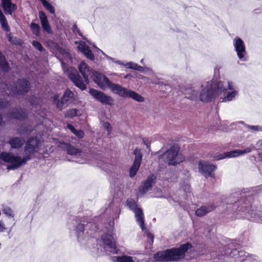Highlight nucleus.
<instances>
[{"instance_id":"39","label":"nucleus","mask_w":262,"mask_h":262,"mask_svg":"<svg viewBox=\"0 0 262 262\" xmlns=\"http://www.w3.org/2000/svg\"><path fill=\"white\" fill-rule=\"evenodd\" d=\"M146 235H147V237L149 239H150L151 242L152 243L153 241H154V236L152 235V234L148 232L146 233Z\"/></svg>"},{"instance_id":"10","label":"nucleus","mask_w":262,"mask_h":262,"mask_svg":"<svg viewBox=\"0 0 262 262\" xmlns=\"http://www.w3.org/2000/svg\"><path fill=\"white\" fill-rule=\"evenodd\" d=\"M89 92L93 97L102 104L110 106L114 104V99L112 97L106 95L101 91L92 89L90 90Z\"/></svg>"},{"instance_id":"43","label":"nucleus","mask_w":262,"mask_h":262,"mask_svg":"<svg viewBox=\"0 0 262 262\" xmlns=\"http://www.w3.org/2000/svg\"><path fill=\"white\" fill-rule=\"evenodd\" d=\"M5 228L3 226L2 223L0 221V231H3Z\"/></svg>"},{"instance_id":"30","label":"nucleus","mask_w":262,"mask_h":262,"mask_svg":"<svg viewBox=\"0 0 262 262\" xmlns=\"http://www.w3.org/2000/svg\"><path fill=\"white\" fill-rule=\"evenodd\" d=\"M31 28L33 33L36 35H38L40 31V27L39 25L32 23L31 24Z\"/></svg>"},{"instance_id":"14","label":"nucleus","mask_w":262,"mask_h":262,"mask_svg":"<svg viewBox=\"0 0 262 262\" xmlns=\"http://www.w3.org/2000/svg\"><path fill=\"white\" fill-rule=\"evenodd\" d=\"M93 79L102 90L110 89L111 85L113 84L106 76L97 72L95 73Z\"/></svg>"},{"instance_id":"8","label":"nucleus","mask_w":262,"mask_h":262,"mask_svg":"<svg viewBox=\"0 0 262 262\" xmlns=\"http://www.w3.org/2000/svg\"><path fill=\"white\" fill-rule=\"evenodd\" d=\"M7 89L6 93L9 95L24 94L28 92L30 89L29 82L26 80H20L14 88H10V86L6 85Z\"/></svg>"},{"instance_id":"26","label":"nucleus","mask_w":262,"mask_h":262,"mask_svg":"<svg viewBox=\"0 0 262 262\" xmlns=\"http://www.w3.org/2000/svg\"><path fill=\"white\" fill-rule=\"evenodd\" d=\"M114 262H135V258L129 256H114L112 257Z\"/></svg>"},{"instance_id":"13","label":"nucleus","mask_w":262,"mask_h":262,"mask_svg":"<svg viewBox=\"0 0 262 262\" xmlns=\"http://www.w3.org/2000/svg\"><path fill=\"white\" fill-rule=\"evenodd\" d=\"M78 69L80 73L83 76L86 83H89V78H93L96 71H93L91 68L84 61H82L78 66Z\"/></svg>"},{"instance_id":"21","label":"nucleus","mask_w":262,"mask_h":262,"mask_svg":"<svg viewBox=\"0 0 262 262\" xmlns=\"http://www.w3.org/2000/svg\"><path fill=\"white\" fill-rule=\"evenodd\" d=\"M214 208L215 206L212 204L202 206L196 210L195 214L198 216H203L207 213L213 211Z\"/></svg>"},{"instance_id":"3","label":"nucleus","mask_w":262,"mask_h":262,"mask_svg":"<svg viewBox=\"0 0 262 262\" xmlns=\"http://www.w3.org/2000/svg\"><path fill=\"white\" fill-rule=\"evenodd\" d=\"M62 52L64 59L60 58V60L62 61V64H63V68L64 72L77 87L81 90H84L86 88L85 84L83 82L81 78H80L77 71L72 67H69L66 69L65 66H63V64L65 63L66 60L67 59H71V56L68 52L64 51H62Z\"/></svg>"},{"instance_id":"41","label":"nucleus","mask_w":262,"mask_h":262,"mask_svg":"<svg viewBox=\"0 0 262 262\" xmlns=\"http://www.w3.org/2000/svg\"><path fill=\"white\" fill-rule=\"evenodd\" d=\"M8 105V103L0 102V108L4 107L7 106Z\"/></svg>"},{"instance_id":"45","label":"nucleus","mask_w":262,"mask_h":262,"mask_svg":"<svg viewBox=\"0 0 262 262\" xmlns=\"http://www.w3.org/2000/svg\"><path fill=\"white\" fill-rule=\"evenodd\" d=\"M116 63H119V64H122L120 61H116Z\"/></svg>"},{"instance_id":"32","label":"nucleus","mask_w":262,"mask_h":262,"mask_svg":"<svg viewBox=\"0 0 262 262\" xmlns=\"http://www.w3.org/2000/svg\"><path fill=\"white\" fill-rule=\"evenodd\" d=\"M42 5L50 13L52 14L55 13L54 7L48 2H43Z\"/></svg>"},{"instance_id":"46","label":"nucleus","mask_w":262,"mask_h":262,"mask_svg":"<svg viewBox=\"0 0 262 262\" xmlns=\"http://www.w3.org/2000/svg\"><path fill=\"white\" fill-rule=\"evenodd\" d=\"M42 2V3H43V2H46V0H40Z\"/></svg>"},{"instance_id":"23","label":"nucleus","mask_w":262,"mask_h":262,"mask_svg":"<svg viewBox=\"0 0 262 262\" xmlns=\"http://www.w3.org/2000/svg\"><path fill=\"white\" fill-rule=\"evenodd\" d=\"M58 146L62 148L66 149L67 150V153L69 155L75 156L76 157L81 155V153L78 149L75 148L71 145H69L68 144L60 143V144Z\"/></svg>"},{"instance_id":"31","label":"nucleus","mask_w":262,"mask_h":262,"mask_svg":"<svg viewBox=\"0 0 262 262\" xmlns=\"http://www.w3.org/2000/svg\"><path fill=\"white\" fill-rule=\"evenodd\" d=\"M21 111H15V112H13L11 113V114L10 116V117L11 118L18 119L19 120L22 119L24 118V117L22 116L21 114Z\"/></svg>"},{"instance_id":"42","label":"nucleus","mask_w":262,"mask_h":262,"mask_svg":"<svg viewBox=\"0 0 262 262\" xmlns=\"http://www.w3.org/2000/svg\"><path fill=\"white\" fill-rule=\"evenodd\" d=\"M78 228L79 230H80L81 231L83 232V230H84V226L82 224H79L78 225Z\"/></svg>"},{"instance_id":"18","label":"nucleus","mask_w":262,"mask_h":262,"mask_svg":"<svg viewBox=\"0 0 262 262\" xmlns=\"http://www.w3.org/2000/svg\"><path fill=\"white\" fill-rule=\"evenodd\" d=\"M234 41V45L237 52V56L239 59H242L245 58L246 54L244 43L239 38L235 39Z\"/></svg>"},{"instance_id":"5","label":"nucleus","mask_w":262,"mask_h":262,"mask_svg":"<svg viewBox=\"0 0 262 262\" xmlns=\"http://www.w3.org/2000/svg\"><path fill=\"white\" fill-rule=\"evenodd\" d=\"M111 90L113 93L119 95L123 98H131L134 100L142 102L144 101V98L137 93L128 90L118 84L113 83L111 85Z\"/></svg>"},{"instance_id":"20","label":"nucleus","mask_w":262,"mask_h":262,"mask_svg":"<svg viewBox=\"0 0 262 262\" xmlns=\"http://www.w3.org/2000/svg\"><path fill=\"white\" fill-rule=\"evenodd\" d=\"M155 179L154 176L149 177L143 184L139 189V193L141 195L145 194L152 187V181Z\"/></svg>"},{"instance_id":"12","label":"nucleus","mask_w":262,"mask_h":262,"mask_svg":"<svg viewBox=\"0 0 262 262\" xmlns=\"http://www.w3.org/2000/svg\"><path fill=\"white\" fill-rule=\"evenodd\" d=\"M251 150L252 149L250 147H247L243 150L236 149L231 150L216 155L214 156V159L215 160H220L225 158H235L249 153Z\"/></svg>"},{"instance_id":"2","label":"nucleus","mask_w":262,"mask_h":262,"mask_svg":"<svg viewBox=\"0 0 262 262\" xmlns=\"http://www.w3.org/2000/svg\"><path fill=\"white\" fill-rule=\"evenodd\" d=\"M191 248V245L187 243L178 248L159 252L155 255L154 258L156 260L160 261H179L184 258L185 253Z\"/></svg>"},{"instance_id":"6","label":"nucleus","mask_w":262,"mask_h":262,"mask_svg":"<svg viewBox=\"0 0 262 262\" xmlns=\"http://www.w3.org/2000/svg\"><path fill=\"white\" fill-rule=\"evenodd\" d=\"M217 92L219 95L223 94V101H230L232 100L237 95L238 92L235 90L232 82H220L217 84Z\"/></svg>"},{"instance_id":"44","label":"nucleus","mask_w":262,"mask_h":262,"mask_svg":"<svg viewBox=\"0 0 262 262\" xmlns=\"http://www.w3.org/2000/svg\"><path fill=\"white\" fill-rule=\"evenodd\" d=\"M101 52H102V53H103V55H104L105 56V57H106L107 59H110V60H112V61H114V59H113L112 58H111V57H110V56H107V55L105 54H104L102 51H101Z\"/></svg>"},{"instance_id":"40","label":"nucleus","mask_w":262,"mask_h":262,"mask_svg":"<svg viewBox=\"0 0 262 262\" xmlns=\"http://www.w3.org/2000/svg\"><path fill=\"white\" fill-rule=\"evenodd\" d=\"M143 142L147 147H149L150 145V142L148 139H144Z\"/></svg>"},{"instance_id":"34","label":"nucleus","mask_w":262,"mask_h":262,"mask_svg":"<svg viewBox=\"0 0 262 262\" xmlns=\"http://www.w3.org/2000/svg\"><path fill=\"white\" fill-rule=\"evenodd\" d=\"M248 128L253 133L258 131L262 132V127L260 126L248 125Z\"/></svg>"},{"instance_id":"17","label":"nucleus","mask_w":262,"mask_h":262,"mask_svg":"<svg viewBox=\"0 0 262 262\" xmlns=\"http://www.w3.org/2000/svg\"><path fill=\"white\" fill-rule=\"evenodd\" d=\"M74 93L70 91L67 90L63 94L61 98V102L59 101V96L58 95H54L53 99L55 102H56L57 107L61 110L63 108V104L70 101L74 97Z\"/></svg>"},{"instance_id":"19","label":"nucleus","mask_w":262,"mask_h":262,"mask_svg":"<svg viewBox=\"0 0 262 262\" xmlns=\"http://www.w3.org/2000/svg\"><path fill=\"white\" fill-rule=\"evenodd\" d=\"M77 48L89 59L93 60L94 56L92 51L86 45L85 42L80 41L77 47Z\"/></svg>"},{"instance_id":"1","label":"nucleus","mask_w":262,"mask_h":262,"mask_svg":"<svg viewBox=\"0 0 262 262\" xmlns=\"http://www.w3.org/2000/svg\"><path fill=\"white\" fill-rule=\"evenodd\" d=\"M39 142L36 138H31L27 142L25 147V156L23 158L13 155L10 152H0V161L9 163L8 169H15L31 159V156L39 149Z\"/></svg>"},{"instance_id":"7","label":"nucleus","mask_w":262,"mask_h":262,"mask_svg":"<svg viewBox=\"0 0 262 262\" xmlns=\"http://www.w3.org/2000/svg\"><path fill=\"white\" fill-rule=\"evenodd\" d=\"M216 95H219L217 84L212 82H209L202 86V90L200 94V99L201 101L207 102Z\"/></svg>"},{"instance_id":"27","label":"nucleus","mask_w":262,"mask_h":262,"mask_svg":"<svg viewBox=\"0 0 262 262\" xmlns=\"http://www.w3.org/2000/svg\"><path fill=\"white\" fill-rule=\"evenodd\" d=\"M0 24L4 30L6 31H9L10 29L7 20L3 13L0 14Z\"/></svg>"},{"instance_id":"15","label":"nucleus","mask_w":262,"mask_h":262,"mask_svg":"<svg viewBox=\"0 0 262 262\" xmlns=\"http://www.w3.org/2000/svg\"><path fill=\"white\" fill-rule=\"evenodd\" d=\"M102 240L106 250L113 253H117L115 238L112 235L104 234L102 236Z\"/></svg>"},{"instance_id":"37","label":"nucleus","mask_w":262,"mask_h":262,"mask_svg":"<svg viewBox=\"0 0 262 262\" xmlns=\"http://www.w3.org/2000/svg\"><path fill=\"white\" fill-rule=\"evenodd\" d=\"M33 46L36 48L37 50L41 51L43 49V47L41 43L37 41H33L32 42Z\"/></svg>"},{"instance_id":"16","label":"nucleus","mask_w":262,"mask_h":262,"mask_svg":"<svg viewBox=\"0 0 262 262\" xmlns=\"http://www.w3.org/2000/svg\"><path fill=\"white\" fill-rule=\"evenodd\" d=\"M134 154L135 156V157L134 163L129 170V176L130 177H133L136 174L140 166L142 158V155L140 150L135 149L134 151Z\"/></svg>"},{"instance_id":"22","label":"nucleus","mask_w":262,"mask_h":262,"mask_svg":"<svg viewBox=\"0 0 262 262\" xmlns=\"http://www.w3.org/2000/svg\"><path fill=\"white\" fill-rule=\"evenodd\" d=\"M39 16L43 30L49 33H51L52 30L50 27L46 14L42 11H40L39 12Z\"/></svg>"},{"instance_id":"28","label":"nucleus","mask_w":262,"mask_h":262,"mask_svg":"<svg viewBox=\"0 0 262 262\" xmlns=\"http://www.w3.org/2000/svg\"><path fill=\"white\" fill-rule=\"evenodd\" d=\"M123 65L129 69H134L140 72H143L144 71V68L140 66L137 64L132 62H128L126 64Z\"/></svg>"},{"instance_id":"47","label":"nucleus","mask_w":262,"mask_h":262,"mask_svg":"<svg viewBox=\"0 0 262 262\" xmlns=\"http://www.w3.org/2000/svg\"><path fill=\"white\" fill-rule=\"evenodd\" d=\"M141 62L142 63L143 62V60L142 59L141 61Z\"/></svg>"},{"instance_id":"35","label":"nucleus","mask_w":262,"mask_h":262,"mask_svg":"<svg viewBox=\"0 0 262 262\" xmlns=\"http://www.w3.org/2000/svg\"><path fill=\"white\" fill-rule=\"evenodd\" d=\"M190 91V93H189L190 94V96H189V98L191 100H195L198 97V92L195 90H190L188 91Z\"/></svg>"},{"instance_id":"9","label":"nucleus","mask_w":262,"mask_h":262,"mask_svg":"<svg viewBox=\"0 0 262 262\" xmlns=\"http://www.w3.org/2000/svg\"><path fill=\"white\" fill-rule=\"evenodd\" d=\"M199 172L205 178L213 177V172L216 169L215 165L211 164L206 161H200L198 164Z\"/></svg>"},{"instance_id":"33","label":"nucleus","mask_w":262,"mask_h":262,"mask_svg":"<svg viewBox=\"0 0 262 262\" xmlns=\"http://www.w3.org/2000/svg\"><path fill=\"white\" fill-rule=\"evenodd\" d=\"M77 115V110L76 109H71L68 110L65 116L67 117H73Z\"/></svg>"},{"instance_id":"36","label":"nucleus","mask_w":262,"mask_h":262,"mask_svg":"<svg viewBox=\"0 0 262 262\" xmlns=\"http://www.w3.org/2000/svg\"><path fill=\"white\" fill-rule=\"evenodd\" d=\"M4 213L9 216H13V211L11 209L8 207H5L3 209Z\"/></svg>"},{"instance_id":"4","label":"nucleus","mask_w":262,"mask_h":262,"mask_svg":"<svg viewBox=\"0 0 262 262\" xmlns=\"http://www.w3.org/2000/svg\"><path fill=\"white\" fill-rule=\"evenodd\" d=\"M184 156L179 153V148L173 146L165 152L159 156V160H162L169 165H176L184 160Z\"/></svg>"},{"instance_id":"25","label":"nucleus","mask_w":262,"mask_h":262,"mask_svg":"<svg viewBox=\"0 0 262 262\" xmlns=\"http://www.w3.org/2000/svg\"><path fill=\"white\" fill-rule=\"evenodd\" d=\"M3 8L6 13L11 14L16 9V6L11 2V0H2Z\"/></svg>"},{"instance_id":"11","label":"nucleus","mask_w":262,"mask_h":262,"mask_svg":"<svg viewBox=\"0 0 262 262\" xmlns=\"http://www.w3.org/2000/svg\"><path fill=\"white\" fill-rule=\"evenodd\" d=\"M127 206L134 211L136 217L137 222L140 225L142 230L144 229V215L141 208H137L136 202L134 200L130 199L127 201Z\"/></svg>"},{"instance_id":"38","label":"nucleus","mask_w":262,"mask_h":262,"mask_svg":"<svg viewBox=\"0 0 262 262\" xmlns=\"http://www.w3.org/2000/svg\"><path fill=\"white\" fill-rule=\"evenodd\" d=\"M103 126L104 128L107 131L108 134H110L111 130V127L110 124L108 122H104L103 124Z\"/></svg>"},{"instance_id":"24","label":"nucleus","mask_w":262,"mask_h":262,"mask_svg":"<svg viewBox=\"0 0 262 262\" xmlns=\"http://www.w3.org/2000/svg\"><path fill=\"white\" fill-rule=\"evenodd\" d=\"M25 142V141L23 139L18 137H12L8 142L11 147L14 149L20 148L24 144Z\"/></svg>"},{"instance_id":"29","label":"nucleus","mask_w":262,"mask_h":262,"mask_svg":"<svg viewBox=\"0 0 262 262\" xmlns=\"http://www.w3.org/2000/svg\"><path fill=\"white\" fill-rule=\"evenodd\" d=\"M68 128L76 136L79 138H81L84 136V133L82 130H77L72 125H68Z\"/></svg>"}]
</instances>
